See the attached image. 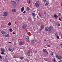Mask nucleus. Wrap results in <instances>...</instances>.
I'll use <instances>...</instances> for the list:
<instances>
[{"label": "nucleus", "instance_id": "nucleus-1", "mask_svg": "<svg viewBox=\"0 0 62 62\" xmlns=\"http://www.w3.org/2000/svg\"><path fill=\"white\" fill-rule=\"evenodd\" d=\"M12 6H13L14 7H15L17 6V4H16V3L14 1H12Z\"/></svg>", "mask_w": 62, "mask_h": 62}, {"label": "nucleus", "instance_id": "nucleus-2", "mask_svg": "<svg viewBox=\"0 0 62 62\" xmlns=\"http://www.w3.org/2000/svg\"><path fill=\"white\" fill-rule=\"evenodd\" d=\"M27 25L26 23L24 24L23 26H22V28L23 29H25L26 28Z\"/></svg>", "mask_w": 62, "mask_h": 62}, {"label": "nucleus", "instance_id": "nucleus-3", "mask_svg": "<svg viewBox=\"0 0 62 62\" xmlns=\"http://www.w3.org/2000/svg\"><path fill=\"white\" fill-rule=\"evenodd\" d=\"M53 27L52 26H50V27H49L48 28V29H49L48 30L49 31H50V30H51V29H53Z\"/></svg>", "mask_w": 62, "mask_h": 62}, {"label": "nucleus", "instance_id": "nucleus-4", "mask_svg": "<svg viewBox=\"0 0 62 62\" xmlns=\"http://www.w3.org/2000/svg\"><path fill=\"white\" fill-rule=\"evenodd\" d=\"M1 33L2 34H3V35L5 37V35H6V33L5 32V31H1Z\"/></svg>", "mask_w": 62, "mask_h": 62}, {"label": "nucleus", "instance_id": "nucleus-5", "mask_svg": "<svg viewBox=\"0 0 62 62\" xmlns=\"http://www.w3.org/2000/svg\"><path fill=\"white\" fill-rule=\"evenodd\" d=\"M39 4L38 3H35V5L36 7H37V8H39Z\"/></svg>", "mask_w": 62, "mask_h": 62}, {"label": "nucleus", "instance_id": "nucleus-6", "mask_svg": "<svg viewBox=\"0 0 62 62\" xmlns=\"http://www.w3.org/2000/svg\"><path fill=\"white\" fill-rule=\"evenodd\" d=\"M19 45H23L24 44V43L23 42H20L19 43Z\"/></svg>", "mask_w": 62, "mask_h": 62}, {"label": "nucleus", "instance_id": "nucleus-7", "mask_svg": "<svg viewBox=\"0 0 62 62\" xmlns=\"http://www.w3.org/2000/svg\"><path fill=\"white\" fill-rule=\"evenodd\" d=\"M27 54L28 55V56H30V52L29 51H28Z\"/></svg>", "mask_w": 62, "mask_h": 62}, {"label": "nucleus", "instance_id": "nucleus-8", "mask_svg": "<svg viewBox=\"0 0 62 62\" xmlns=\"http://www.w3.org/2000/svg\"><path fill=\"white\" fill-rule=\"evenodd\" d=\"M48 4H49V2L46 1V4L45 5L46 7H47V6Z\"/></svg>", "mask_w": 62, "mask_h": 62}, {"label": "nucleus", "instance_id": "nucleus-9", "mask_svg": "<svg viewBox=\"0 0 62 62\" xmlns=\"http://www.w3.org/2000/svg\"><path fill=\"white\" fill-rule=\"evenodd\" d=\"M0 50L3 52H6V51H5V50L2 48H1Z\"/></svg>", "mask_w": 62, "mask_h": 62}, {"label": "nucleus", "instance_id": "nucleus-10", "mask_svg": "<svg viewBox=\"0 0 62 62\" xmlns=\"http://www.w3.org/2000/svg\"><path fill=\"white\" fill-rule=\"evenodd\" d=\"M54 18H55L56 19H57L58 16H57L56 14H55L54 15Z\"/></svg>", "mask_w": 62, "mask_h": 62}, {"label": "nucleus", "instance_id": "nucleus-11", "mask_svg": "<svg viewBox=\"0 0 62 62\" xmlns=\"http://www.w3.org/2000/svg\"><path fill=\"white\" fill-rule=\"evenodd\" d=\"M21 10L22 12H23V10H24V7H23L21 9Z\"/></svg>", "mask_w": 62, "mask_h": 62}, {"label": "nucleus", "instance_id": "nucleus-12", "mask_svg": "<svg viewBox=\"0 0 62 62\" xmlns=\"http://www.w3.org/2000/svg\"><path fill=\"white\" fill-rule=\"evenodd\" d=\"M44 28V27H43V25L41 26V29L40 30H41L42 29H43Z\"/></svg>", "mask_w": 62, "mask_h": 62}, {"label": "nucleus", "instance_id": "nucleus-13", "mask_svg": "<svg viewBox=\"0 0 62 62\" xmlns=\"http://www.w3.org/2000/svg\"><path fill=\"white\" fill-rule=\"evenodd\" d=\"M31 43H34V40H33V39L31 40Z\"/></svg>", "mask_w": 62, "mask_h": 62}, {"label": "nucleus", "instance_id": "nucleus-14", "mask_svg": "<svg viewBox=\"0 0 62 62\" xmlns=\"http://www.w3.org/2000/svg\"><path fill=\"white\" fill-rule=\"evenodd\" d=\"M12 11H13V12H16V10L15 9H13L12 10Z\"/></svg>", "mask_w": 62, "mask_h": 62}, {"label": "nucleus", "instance_id": "nucleus-15", "mask_svg": "<svg viewBox=\"0 0 62 62\" xmlns=\"http://www.w3.org/2000/svg\"><path fill=\"white\" fill-rule=\"evenodd\" d=\"M54 52H51V54H50V55L51 56L53 55L54 54Z\"/></svg>", "mask_w": 62, "mask_h": 62}, {"label": "nucleus", "instance_id": "nucleus-16", "mask_svg": "<svg viewBox=\"0 0 62 62\" xmlns=\"http://www.w3.org/2000/svg\"><path fill=\"white\" fill-rule=\"evenodd\" d=\"M58 59H59V60H61V59H62V57L61 56H59Z\"/></svg>", "mask_w": 62, "mask_h": 62}, {"label": "nucleus", "instance_id": "nucleus-17", "mask_svg": "<svg viewBox=\"0 0 62 62\" xmlns=\"http://www.w3.org/2000/svg\"><path fill=\"white\" fill-rule=\"evenodd\" d=\"M46 50L45 49H44L43 50V52H46Z\"/></svg>", "mask_w": 62, "mask_h": 62}, {"label": "nucleus", "instance_id": "nucleus-18", "mask_svg": "<svg viewBox=\"0 0 62 62\" xmlns=\"http://www.w3.org/2000/svg\"><path fill=\"white\" fill-rule=\"evenodd\" d=\"M9 30L10 32H12L13 31L12 30V29H11V28H10Z\"/></svg>", "mask_w": 62, "mask_h": 62}, {"label": "nucleus", "instance_id": "nucleus-19", "mask_svg": "<svg viewBox=\"0 0 62 62\" xmlns=\"http://www.w3.org/2000/svg\"><path fill=\"white\" fill-rule=\"evenodd\" d=\"M8 50L9 51V52H11V51H12V49H11L8 48Z\"/></svg>", "mask_w": 62, "mask_h": 62}, {"label": "nucleus", "instance_id": "nucleus-20", "mask_svg": "<svg viewBox=\"0 0 62 62\" xmlns=\"http://www.w3.org/2000/svg\"><path fill=\"white\" fill-rule=\"evenodd\" d=\"M32 15L33 16V17H35V16H36L35 15V14L34 13H32Z\"/></svg>", "mask_w": 62, "mask_h": 62}, {"label": "nucleus", "instance_id": "nucleus-21", "mask_svg": "<svg viewBox=\"0 0 62 62\" xmlns=\"http://www.w3.org/2000/svg\"><path fill=\"white\" fill-rule=\"evenodd\" d=\"M4 37H9V34H6L5 35Z\"/></svg>", "mask_w": 62, "mask_h": 62}, {"label": "nucleus", "instance_id": "nucleus-22", "mask_svg": "<svg viewBox=\"0 0 62 62\" xmlns=\"http://www.w3.org/2000/svg\"><path fill=\"white\" fill-rule=\"evenodd\" d=\"M26 39H29V37L28 36H26Z\"/></svg>", "mask_w": 62, "mask_h": 62}, {"label": "nucleus", "instance_id": "nucleus-23", "mask_svg": "<svg viewBox=\"0 0 62 62\" xmlns=\"http://www.w3.org/2000/svg\"><path fill=\"white\" fill-rule=\"evenodd\" d=\"M33 52L34 53H37V51H36L35 50H33Z\"/></svg>", "mask_w": 62, "mask_h": 62}, {"label": "nucleus", "instance_id": "nucleus-24", "mask_svg": "<svg viewBox=\"0 0 62 62\" xmlns=\"http://www.w3.org/2000/svg\"><path fill=\"white\" fill-rule=\"evenodd\" d=\"M3 13L4 14H8V12H4Z\"/></svg>", "mask_w": 62, "mask_h": 62}, {"label": "nucleus", "instance_id": "nucleus-25", "mask_svg": "<svg viewBox=\"0 0 62 62\" xmlns=\"http://www.w3.org/2000/svg\"><path fill=\"white\" fill-rule=\"evenodd\" d=\"M45 30H46V31H48V30L47 29V28L46 27L45 28Z\"/></svg>", "mask_w": 62, "mask_h": 62}, {"label": "nucleus", "instance_id": "nucleus-26", "mask_svg": "<svg viewBox=\"0 0 62 62\" xmlns=\"http://www.w3.org/2000/svg\"><path fill=\"white\" fill-rule=\"evenodd\" d=\"M8 25L10 26L11 25V23H10L9 22V23L8 24Z\"/></svg>", "mask_w": 62, "mask_h": 62}, {"label": "nucleus", "instance_id": "nucleus-27", "mask_svg": "<svg viewBox=\"0 0 62 62\" xmlns=\"http://www.w3.org/2000/svg\"><path fill=\"white\" fill-rule=\"evenodd\" d=\"M29 4H30L31 3V1L30 0H29Z\"/></svg>", "mask_w": 62, "mask_h": 62}, {"label": "nucleus", "instance_id": "nucleus-28", "mask_svg": "<svg viewBox=\"0 0 62 62\" xmlns=\"http://www.w3.org/2000/svg\"><path fill=\"white\" fill-rule=\"evenodd\" d=\"M2 54H5V53L4 52H2L1 53Z\"/></svg>", "mask_w": 62, "mask_h": 62}, {"label": "nucleus", "instance_id": "nucleus-29", "mask_svg": "<svg viewBox=\"0 0 62 62\" xmlns=\"http://www.w3.org/2000/svg\"><path fill=\"white\" fill-rule=\"evenodd\" d=\"M27 9L28 10V11H29V10H30V8H29V7H27Z\"/></svg>", "mask_w": 62, "mask_h": 62}, {"label": "nucleus", "instance_id": "nucleus-30", "mask_svg": "<svg viewBox=\"0 0 62 62\" xmlns=\"http://www.w3.org/2000/svg\"><path fill=\"white\" fill-rule=\"evenodd\" d=\"M20 59H23V57H20L19 58Z\"/></svg>", "mask_w": 62, "mask_h": 62}, {"label": "nucleus", "instance_id": "nucleus-31", "mask_svg": "<svg viewBox=\"0 0 62 62\" xmlns=\"http://www.w3.org/2000/svg\"><path fill=\"white\" fill-rule=\"evenodd\" d=\"M56 57L57 58H58V59H59V57H58V55H56Z\"/></svg>", "mask_w": 62, "mask_h": 62}, {"label": "nucleus", "instance_id": "nucleus-32", "mask_svg": "<svg viewBox=\"0 0 62 62\" xmlns=\"http://www.w3.org/2000/svg\"><path fill=\"white\" fill-rule=\"evenodd\" d=\"M56 61L55 59L54 58V62H55Z\"/></svg>", "mask_w": 62, "mask_h": 62}, {"label": "nucleus", "instance_id": "nucleus-33", "mask_svg": "<svg viewBox=\"0 0 62 62\" xmlns=\"http://www.w3.org/2000/svg\"><path fill=\"white\" fill-rule=\"evenodd\" d=\"M26 61H27V62H29V60L28 59H27L26 60Z\"/></svg>", "mask_w": 62, "mask_h": 62}, {"label": "nucleus", "instance_id": "nucleus-34", "mask_svg": "<svg viewBox=\"0 0 62 62\" xmlns=\"http://www.w3.org/2000/svg\"><path fill=\"white\" fill-rule=\"evenodd\" d=\"M5 61H6V62H8V60L7 59Z\"/></svg>", "mask_w": 62, "mask_h": 62}, {"label": "nucleus", "instance_id": "nucleus-35", "mask_svg": "<svg viewBox=\"0 0 62 62\" xmlns=\"http://www.w3.org/2000/svg\"><path fill=\"white\" fill-rule=\"evenodd\" d=\"M2 59V56H0V59Z\"/></svg>", "mask_w": 62, "mask_h": 62}, {"label": "nucleus", "instance_id": "nucleus-36", "mask_svg": "<svg viewBox=\"0 0 62 62\" xmlns=\"http://www.w3.org/2000/svg\"><path fill=\"white\" fill-rule=\"evenodd\" d=\"M25 12H26V11H24V12H23V14H25Z\"/></svg>", "mask_w": 62, "mask_h": 62}, {"label": "nucleus", "instance_id": "nucleus-37", "mask_svg": "<svg viewBox=\"0 0 62 62\" xmlns=\"http://www.w3.org/2000/svg\"><path fill=\"white\" fill-rule=\"evenodd\" d=\"M44 3H45L46 1V0H43Z\"/></svg>", "mask_w": 62, "mask_h": 62}, {"label": "nucleus", "instance_id": "nucleus-38", "mask_svg": "<svg viewBox=\"0 0 62 62\" xmlns=\"http://www.w3.org/2000/svg\"><path fill=\"white\" fill-rule=\"evenodd\" d=\"M20 0H16L17 3H18L19 2V1Z\"/></svg>", "mask_w": 62, "mask_h": 62}, {"label": "nucleus", "instance_id": "nucleus-39", "mask_svg": "<svg viewBox=\"0 0 62 62\" xmlns=\"http://www.w3.org/2000/svg\"><path fill=\"white\" fill-rule=\"evenodd\" d=\"M57 38L58 39H59V37L58 36H57Z\"/></svg>", "mask_w": 62, "mask_h": 62}, {"label": "nucleus", "instance_id": "nucleus-40", "mask_svg": "<svg viewBox=\"0 0 62 62\" xmlns=\"http://www.w3.org/2000/svg\"><path fill=\"white\" fill-rule=\"evenodd\" d=\"M58 26H60V24H58Z\"/></svg>", "mask_w": 62, "mask_h": 62}, {"label": "nucleus", "instance_id": "nucleus-41", "mask_svg": "<svg viewBox=\"0 0 62 62\" xmlns=\"http://www.w3.org/2000/svg\"><path fill=\"white\" fill-rule=\"evenodd\" d=\"M3 16H7V15H6V14H5L4 15H3Z\"/></svg>", "mask_w": 62, "mask_h": 62}, {"label": "nucleus", "instance_id": "nucleus-42", "mask_svg": "<svg viewBox=\"0 0 62 62\" xmlns=\"http://www.w3.org/2000/svg\"><path fill=\"white\" fill-rule=\"evenodd\" d=\"M12 33H13V35L16 34V33H15V32H13Z\"/></svg>", "mask_w": 62, "mask_h": 62}, {"label": "nucleus", "instance_id": "nucleus-43", "mask_svg": "<svg viewBox=\"0 0 62 62\" xmlns=\"http://www.w3.org/2000/svg\"><path fill=\"white\" fill-rule=\"evenodd\" d=\"M13 50H14V49H13L12 51H11V53H12L13 52Z\"/></svg>", "mask_w": 62, "mask_h": 62}, {"label": "nucleus", "instance_id": "nucleus-44", "mask_svg": "<svg viewBox=\"0 0 62 62\" xmlns=\"http://www.w3.org/2000/svg\"><path fill=\"white\" fill-rule=\"evenodd\" d=\"M37 2L36 3H38V4H40V3H39V1H37Z\"/></svg>", "mask_w": 62, "mask_h": 62}, {"label": "nucleus", "instance_id": "nucleus-45", "mask_svg": "<svg viewBox=\"0 0 62 62\" xmlns=\"http://www.w3.org/2000/svg\"><path fill=\"white\" fill-rule=\"evenodd\" d=\"M39 15V16H40V17H41V15H40V13H39L38 14Z\"/></svg>", "mask_w": 62, "mask_h": 62}, {"label": "nucleus", "instance_id": "nucleus-46", "mask_svg": "<svg viewBox=\"0 0 62 62\" xmlns=\"http://www.w3.org/2000/svg\"><path fill=\"white\" fill-rule=\"evenodd\" d=\"M58 62H62V60H60Z\"/></svg>", "mask_w": 62, "mask_h": 62}, {"label": "nucleus", "instance_id": "nucleus-47", "mask_svg": "<svg viewBox=\"0 0 62 62\" xmlns=\"http://www.w3.org/2000/svg\"><path fill=\"white\" fill-rule=\"evenodd\" d=\"M59 20H60V21H62L61 19V18H59Z\"/></svg>", "mask_w": 62, "mask_h": 62}, {"label": "nucleus", "instance_id": "nucleus-48", "mask_svg": "<svg viewBox=\"0 0 62 62\" xmlns=\"http://www.w3.org/2000/svg\"><path fill=\"white\" fill-rule=\"evenodd\" d=\"M35 42H38V40H35Z\"/></svg>", "mask_w": 62, "mask_h": 62}, {"label": "nucleus", "instance_id": "nucleus-49", "mask_svg": "<svg viewBox=\"0 0 62 62\" xmlns=\"http://www.w3.org/2000/svg\"><path fill=\"white\" fill-rule=\"evenodd\" d=\"M46 52L47 53V54H49V53H48V52H47V51Z\"/></svg>", "mask_w": 62, "mask_h": 62}, {"label": "nucleus", "instance_id": "nucleus-50", "mask_svg": "<svg viewBox=\"0 0 62 62\" xmlns=\"http://www.w3.org/2000/svg\"><path fill=\"white\" fill-rule=\"evenodd\" d=\"M6 16H8V14H6Z\"/></svg>", "mask_w": 62, "mask_h": 62}, {"label": "nucleus", "instance_id": "nucleus-51", "mask_svg": "<svg viewBox=\"0 0 62 62\" xmlns=\"http://www.w3.org/2000/svg\"><path fill=\"white\" fill-rule=\"evenodd\" d=\"M59 16H60V15H61V13H60L59 14Z\"/></svg>", "mask_w": 62, "mask_h": 62}, {"label": "nucleus", "instance_id": "nucleus-52", "mask_svg": "<svg viewBox=\"0 0 62 62\" xmlns=\"http://www.w3.org/2000/svg\"><path fill=\"white\" fill-rule=\"evenodd\" d=\"M37 18H38V19H39V16H37Z\"/></svg>", "mask_w": 62, "mask_h": 62}, {"label": "nucleus", "instance_id": "nucleus-53", "mask_svg": "<svg viewBox=\"0 0 62 62\" xmlns=\"http://www.w3.org/2000/svg\"><path fill=\"white\" fill-rule=\"evenodd\" d=\"M44 14H46V12H44Z\"/></svg>", "mask_w": 62, "mask_h": 62}, {"label": "nucleus", "instance_id": "nucleus-54", "mask_svg": "<svg viewBox=\"0 0 62 62\" xmlns=\"http://www.w3.org/2000/svg\"><path fill=\"white\" fill-rule=\"evenodd\" d=\"M8 56L7 55H6V57H8Z\"/></svg>", "mask_w": 62, "mask_h": 62}, {"label": "nucleus", "instance_id": "nucleus-55", "mask_svg": "<svg viewBox=\"0 0 62 62\" xmlns=\"http://www.w3.org/2000/svg\"><path fill=\"white\" fill-rule=\"evenodd\" d=\"M11 43V42H8V43Z\"/></svg>", "mask_w": 62, "mask_h": 62}, {"label": "nucleus", "instance_id": "nucleus-56", "mask_svg": "<svg viewBox=\"0 0 62 62\" xmlns=\"http://www.w3.org/2000/svg\"><path fill=\"white\" fill-rule=\"evenodd\" d=\"M48 47H50V46H49V45H48Z\"/></svg>", "mask_w": 62, "mask_h": 62}, {"label": "nucleus", "instance_id": "nucleus-57", "mask_svg": "<svg viewBox=\"0 0 62 62\" xmlns=\"http://www.w3.org/2000/svg\"><path fill=\"white\" fill-rule=\"evenodd\" d=\"M61 46H62V44H61Z\"/></svg>", "mask_w": 62, "mask_h": 62}, {"label": "nucleus", "instance_id": "nucleus-58", "mask_svg": "<svg viewBox=\"0 0 62 62\" xmlns=\"http://www.w3.org/2000/svg\"><path fill=\"white\" fill-rule=\"evenodd\" d=\"M55 36H57V34H55Z\"/></svg>", "mask_w": 62, "mask_h": 62}, {"label": "nucleus", "instance_id": "nucleus-59", "mask_svg": "<svg viewBox=\"0 0 62 62\" xmlns=\"http://www.w3.org/2000/svg\"><path fill=\"white\" fill-rule=\"evenodd\" d=\"M27 41H28V42H29V40H28Z\"/></svg>", "mask_w": 62, "mask_h": 62}, {"label": "nucleus", "instance_id": "nucleus-60", "mask_svg": "<svg viewBox=\"0 0 62 62\" xmlns=\"http://www.w3.org/2000/svg\"><path fill=\"white\" fill-rule=\"evenodd\" d=\"M61 37H62V34H61Z\"/></svg>", "mask_w": 62, "mask_h": 62}, {"label": "nucleus", "instance_id": "nucleus-61", "mask_svg": "<svg viewBox=\"0 0 62 62\" xmlns=\"http://www.w3.org/2000/svg\"><path fill=\"white\" fill-rule=\"evenodd\" d=\"M20 19H22V18L20 17Z\"/></svg>", "mask_w": 62, "mask_h": 62}, {"label": "nucleus", "instance_id": "nucleus-62", "mask_svg": "<svg viewBox=\"0 0 62 62\" xmlns=\"http://www.w3.org/2000/svg\"><path fill=\"white\" fill-rule=\"evenodd\" d=\"M4 19H6V17H4Z\"/></svg>", "mask_w": 62, "mask_h": 62}, {"label": "nucleus", "instance_id": "nucleus-63", "mask_svg": "<svg viewBox=\"0 0 62 62\" xmlns=\"http://www.w3.org/2000/svg\"><path fill=\"white\" fill-rule=\"evenodd\" d=\"M15 24H17L16 23V22H15Z\"/></svg>", "mask_w": 62, "mask_h": 62}, {"label": "nucleus", "instance_id": "nucleus-64", "mask_svg": "<svg viewBox=\"0 0 62 62\" xmlns=\"http://www.w3.org/2000/svg\"><path fill=\"white\" fill-rule=\"evenodd\" d=\"M61 19L62 20V16L61 17Z\"/></svg>", "mask_w": 62, "mask_h": 62}]
</instances>
